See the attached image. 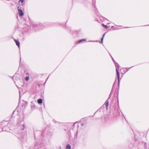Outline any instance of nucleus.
<instances>
[{
  "instance_id": "1",
  "label": "nucleus",
  "mask_w": 149,
  "mask_h": 149,
  "mask_svg": "<svg viewBox=\"0 0 149 149\" xmlns=\"http://www.w3.org/2000/svg\"><path fill=\"white\" fill-rule=\"evenodd\" d=\"M132 67L129 68H123L120 70V72L122 74L125 73L127 71Z\"/></svg>"
},
{
  "instance_id": "2",
  "label": "nucleus",
  "mask_w": 149,
  "mask_h": 149,
  "mask_svg": "<svg viewBox=\"0 0 149 149\" xmlns=\"http://www.w3.org/2000/svg\"><path fill=\"white\" fill-rule=\"evenodd\" d=\"M118 69H119L118 67L117 68L116 67V71L117 72V78L118 79V85H119V83H120V74L119 73V72L118 71Z\"/></svg>"
},
{
  "instance_id": "3",
  "label": "nucleus",
  "mask_w": 149,
  "mask_h": 149,
  "mask_svg": "<svg viewBox=\"0 0 149 149\" xmlns=\"http://www.w3.org/2000/svg\"><path fill=\"white\" fill-rule=\"evenodd\" d=\"M18 10L19 15L21 16H23L24 15V13L22 10L19 9H18Z\"/></svg>"
},
{
  "instance_id": "4",
  "label": "nucleus",
  "mask_w": 149,
  "mask_h": 149,
  "mask_svg": "<svg viewBox=\"0 0 149 149\" xmlns=\"http://www.w3.org/2000/svg\"><path fill=\"white\" fill-rule=\"evenodd\" d=\"M109 99V98L108 99V100H107L106 101L105 103V105L107 108H108V105H109V101H108Z\"/></svg>"
},
{
  "instance_id": "5",
  "label": "nucleus",
  "mask_w": 149,
  "mask_h": 149,
  "mask_svg": "<svg viewBox=\"0 0 149 149\" xmlns=\"http://www.w3.org/2000/svg\"><path fill=\"white\" fill-rule=\"evenodd\" d=\"M15 42H16V45L19 47V45H20V43H19V42L18 41V40H15Z\"/></svg>"
},
{
  "instance_id": "6",
  "label": "nucleus",
  "mask_w": 149,
  "mask_h": 149,
  "mask_svg": "<svg viewBox=\"0 0 149 149\" xmlns=\"http://www.w3.org/2000/svg\"><path fill=\"white\" fill-rule=\"evenodd\" d=\"M42 100L41 99H39L38 100V102L39 104H42Z\"/></svg>"
},
{
  "instance_id": "7",
  "label": "nucleus",
  "mask_w": 149,
  "mask_h": 149,
  "mask_svg": "<svg viewBox=\"0 0 149 149\" xmlns=\"http://www.w3.org/2000/svg\"><path fill=\"white\" fill-rule=\"evenodd\" d=\"M71 147L70 145L69 144H67L66 146V149H71Z\"/></svg>"
},
{
  "instance_id": "8",
  "label": "nucleus",
  "mask_w": 149,
  "mask_h": 149,
  "mask_svg": "<svg viewBox=\"0 0 149 149\" xmlns=\"http://www.w3.org/2000/svg\"><path fill=\"white\" fill-rule=\"evenodd\" d=\"M147 144L146 143H145L144 144V146L145 147V148H144L145 149H147Z\"/></svg>"
},
{
  "instance_id": "9",
  "label": "nucleus",
  "mask_w": 149,
  "mask_h": 149,
  "mask_svg": "<svg viewBox=\"0 0 149 149\" xmlns=\"http://www.w3.org/2000/svg\"><path fill=\"white\" fill-rule=\"evenodd\" d=\"M105 34H103V36H102V38L101 39V42L102 43L103 42V38H104V36H105Z\"/></svg>"
},
{
  "instance_id": "10",
  "label": "nucleus",
  "mask_w": 149,
  "mask_h": 149,
  "mask_svg": "<svg viewBox=\"0 0 149 149\" xmlns=\"http://www.w3.org/2000/svg\"><path fill=\"white\" fill-rule=\"evenodd\" d=\"M25 79L26 81H29V77H26L25 78Z\"/></svg>"
},
{
  "instance_id": "11",
  "label": "nucleus",
  "mask_w": 149,
  "mask_h": 149,
  "mask_svg": "<svg viewBox=\"0 0 149 149\" xmlns=\"http://www.w3.org/2000/svg\"><path fill=\"white\" fill-rule=\"evenodd\" d=\"M102 25L104 27H105V28H108V27L107 25H105L103 24H102Z\"/></svg>"
},
{
  "instance_id": "12",
  "label": "nucleus",
  "mask_w": 149,
  "mask_h": 149,
  "mask_svg": "<svg viewBox=\"0 0 149 149\" xmlns=\"http://www.w3.org/2000/svg\"><path fill=\"white\" fill-rule=\"evenodd\" d=\"M83 40H84V39H83V40H81L79 41V42H81L82 41H83Z\"/></svg>"
},
{
  "instance_id": "13",
  "label": "nucleus",
  "mask_w": 149,
  "mask_h": 149,
  "mask_svg": "<svg viewBox=\"0 0 149 149\" xmlns=\"http://www.w3.org/2000/svg\"><path fill=\"white\" fill-rule=\"evenodd\" d=\"M15 78V75L12 78L14 80V79Z\"/></svg>"
},
{
  "instance_id": "14",
  "label": "nucleus",
  "mask_w": 149,
  "mask_h": 149,
  "mask_svg": "<svg viewBox=\"0 0 149 149\" xmlns=\"http://www.w3.org/2000/svg\"><path fill=\"white\" fill-rule=\"evenodd\" d=\"M23 127L22 128V130H24V129L25 126L24 125H23Z\"/></svg>"
},
{
  "instance_id": "15",
  "label": "nucleus",
  "mask_w": 149,
  "mask_h": 149,
  "mask_svg": "<svg viewBox=\"0 0 149 149\" xmlns=\"http://www.w3.org/2000/svg\"><path fill=\"white\" fill-rule=\"evenodd\" d=\"M24 0H20L19 1V2L20 1H21L22 3L23 2V1H24Z\"/></svg>"
},
{
  "instance_id": "16",
  "label": "nucleus",
  "mask_w": 149,
  "mask_h": 149,
  "mask_svg": "<svg viewBox=\"0 0 149 149\" xmlns=\"http://www.w3.org/2000/svg\"><path fill=\"white\" fill-rule=\"evenodd\" d=\"M84 125V124L83 123H81V125L82 126H83Z\"/></svg>"
},
{
  "instance_id": "17",
  "label": "nucleus",
  "mask_w": 149,
  "mask_h": 149,
  "mask_svg": "<svg viewBox=\"0 0 149 149\" xmlns=\"http://www.w3.org/2000/svg\"><path fill=\"white\" fill-rule=\"evenodd\" d=\"M49 77H49H48V78H47V79H46V81H47V79H48V78ZM45 82H46V81H45Z\"/></svg>"
},
{
  "instance_id": "18",
  "label": "nucleus",
  "mask_w": 149,
  "mask_h": 149,
  "mask_svg": "<svg viewBox=\"0 0 149 149\" xmlns=\"http://www.w3.org/2000/svg\"><path fill=\"white\" fill-rule=\"evenodd\" d=\"M20 97H19V100L20 99Z\"/></svg>"
}]
</instances>
